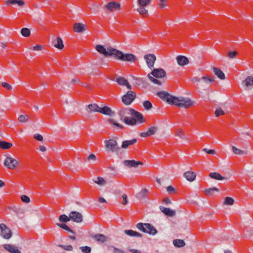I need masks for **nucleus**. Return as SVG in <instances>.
Returning a JSON list of instances; mask_svg holds the SVG:
<instances>
[{"label":"nucleus","mask_w":253,"mask_h":253,"mask_svg":"<svg viewBox=\"0 0 253 253\" xmlns=\"http://www.w3.org/2000/svg\"><path fill=\"white\" fill-rule=\"evenodd\" d=\"M134 118L125 117L124 122L129 126H134L137 124H141L145 122V120L143 115L139 112L133 109L131 115Z\"/></svg>","instance_id":"f257e3e1"},{"label":"nucleus","mask_w":253,"mask_h":253,"mask_svg":"<svg viewBox=\"0 0 253 253\" xmlns=\"http://www.w3.org/2000/svg\"><path fill=\"white\" fill-rule=\"evenodd\" d=\"M172 105H174L178 107L184 108H188L194 105L195 101L191 99L184 97H176L175 96Z\"/></svg>","instance_id":"f03ea898"},{"label":"nucleus","mask_w":253,"mask_h":253,"mask_svg":"<svg viewBox=\"0 0 253 253\" xmlns=\"http://www.w3.org/2000/svg\"><path fill=\"white\" fill-rule=\"evenodd\" d=\"M105 148L108 153L118 154L121 148L119 147L117 141L113 138L104 141Z\"/></svg>","instance_id":"7ed1b4c3"},{"label":"nucleus","mask_w":253,"mask_h":253,"mask_svg":"<svg viewBox=\"0 0 253 253\" xmlns=\"http://www.w3.org/2000/svg\"><path fill=\"white\" fill-rule=\"evenodd\" d=\"M114 57L117 60L129 62H134L137 59L134 55L131 53H124L121 51L116 49Z\"/></svg>","instance_id":"20e7f679"},{"label":"nucleus","mask_w":253,"mask_h":253,"mask_svg":"<svg viewBox=\"0 0 253 253\" xmlns=\"http://www.w3.org/2000/svg\"><path fill=\"white\" fill-rule=\"evenodd\" d=\"M136 227L141 231L150 235H154L158 232L157 229L150 223H138Z\"/></svg>","instance_id":"39448f33"},{"label":"nucleus","mask_w":253,"mask_h":253,"mask_svg":"<svg viewBox=\"0 0 253 253\" xmlns=\"http://www.w3.org/2000/svg\"><path fill=\"white\" fill-rule=\"evenodd\" d=\"M103 9L107 13L114 12L120 11L121 9V5L119 2L111 1L105 4Z\"/></svg>","instance_id":"423d86ee"},{"label":"nucleus","mask_w":253,"mask_h":253,"mask_svg":"<svg viewBox=\"0 0 253 253\" xmlns=\"http://www.w3.org/2000/svg\"><path fill=\"white\" fill-rule=\"evenodd\" d=\"M3 164L7 169H14L19 165V163L18 160L11 157L10 155H8L6 156Z\"/></svg>","instance_id":"0eeeda50"},{"label":"nucleus","mask_w":253,"mask_h":253,"mask_svg":"<svg viewBox=\"0 0 253 253\" xmlns=\"http://www.w3.org/2000/svg\"><path fill=\"white\" fill-rule=\"evenodd\" d=\"M95 49L100 53L105 56H114L116 49L112 47H109L107 49L102 45L97 44L95 46Z\"/></svg>","instance_id":"6e6552de"},{"label":"nucleus","mask_w":253,"mask_h":253,"mask_svg":"<svg viewBox=\"0 0 253 253\" xmlns=\"http://www.w3.org/2000/svg\"><path fill=\"white\" fill-rule=\"evenodd\" d=\"M136 98V93L132 91H128L122 97V102L126 105H130Z\"/></svg>","instance_id":"1a4fd4ad"},{"label":"nucleus","mask_w":253,"mask_h":253,"mask_svg":"<svg viewBox=\"0 0 253 253\" xmlns=\"http://www.w3.org/2000/svg\"><path fill=\"white\" fill-rule=\"evenodd\" d=\"M0 235L5 239H9L12 236L11 230L3 223L0 224Z\"/></svg>","instance_id":"9d476101"},{"label":"nucleus","mask_w":253,"mask_h":253,"mask_svg":"<svg viewBox=\"0 0 253 253\" xmlns=\"http://www.w3.org/2000/svg\"><path fill=\"white\" fill-rule=\"evenodd\" d=\"M158 96L164 101L172 105L174 99V96H173L166 91H160L157 93Z\"/></svg>","instance_id":"9b49d317"},{"label":"nucleus","mask_w":253,"mask_h":253,"mask_svg":"<svg viewBox=\"0 0 253 253\" xmlns=\"http://www.w3.org/2000/svg\"><path fill=\"white\" fill-rule=\"evenodd\" d=\"M69 216L70 220H71L77 223L81 222L83 220L82 214L78 211H71L69 214Z\"/></svg>","instance_id":"f8f14e48"},{"label":"nucleus","mask_w":253,"mask_h":253,"mask_svg":"<svg viewBox=\"0 0 253 253\" xmlns=\"http://www.w3.org/2000/svg\"><path fill=\"white\" fill-rule=\"evenodd\" d=\"M144 58L146 60L148 67L150 69L153 68L156 60V56L153 54H147L144 56Z\"/></svg>","instance_id":"ddd939ff"},{"label":"nucleus","mask_w":253,"mask_h":253,"mask_svg":"<svg viewBox=\"0 0 253 253\" xmlns=\"http://www.w3.org/2000/svg\"><path fill=\"white\" fill-rule=\"evenodd\" d=\"M132 108H123L119 110L118 115L120 120L124 121V118L127 117L126 115H131Z\"/></svg>","instance_id":"4468645a"},{"label":"nucleus","mask_w":253,"mask_h":253,"mask_svg":"<svg viewBox=\"0 0 253 253\" xmlns=\"http://www.w3.org/2000/svg\"><path fill=\"white\" fill-rule=\"evenodd\" d=\"M124 165L127 168H136L139 165L142 166L143 163L140 161H136L135 160H125L123 162Z\"/></svg>","instance_id":"2eb2a0df"},{"label":"nucleus","mask_w":253,"mask_h":253,"mask_svg":"<svg viewBox=\"0 0 253 253\" xmlns=\"http://www.w3.org/2000/svg\"><path fill=\"white\" fill-rule=\"evenodd\" d=\"M166 74L165 71L161 68L154 69L151 73V75L156 78H163L166 76Z\"/></svg>","instance_id":"dca6fc26"},{"label":"nucleus","mask_w":253,"mask_h":253,"mask_svg":"<svg viewBox=\"0 0 253 253\" xmlns=\"http://www.w3.org/2000/svg\"><path fill=\"white\" fill-rule=\"evenodd\" d=\"M157 130L158 127L157 126H151L148 128L147 131L141 132L140 135L142 137H147L155 134Z\"/></svg>","instance_id":"f3484780"},{"label":"nucleus","mask_w":253,"mask_h":253,"mask_svg":"<svg viewBox=\"0 0 253 253\" xmlns=\"http://www.w3.org/2000/svg\"><path fill=\"white\" fill-rule=\"evenodd\" d=\"M3 248L10 253H21L18 248L11 244H4L2 245Z\"/></svg>","instance_id":"a211bd4d"},{"label":"nucleus","mask_w":253,"mask_h":253,"mask_svg":"<svg viewBox=\"0 0 253 253\" xmlns=\"http://www.w3.org/2000/svg\"><path fill=\"white\" fill-rule=\"evenodd\" d=\"M73 29L76 33H83L86 30V26L83 23H76L74 24Z\"/></svg>","instance_id":"6ab92c4d"},{"label":"nucleus","mask_w":253,"mask_h":253,"mask_svg":"<svg viewBox=\"0 0 253 253\" xmlns=\"http://www.w3.org/2000/svg\"><path fill=\"white\" fill-rule=\"evenodd\" d=\"M161 211L167 216L172 217L175 215V211L168 208H165L163 206L160 207Z\"/></svg>","instance_id":"aec40b11"},{"label":"nucleus","mask_w":253,"mask_h":253,"mask_svg":"<svg viewBox=\"0 0 253 253\" xmlns=\"http://www.w3.org/2000/svg\"><path fill=\"white\" fill-rule=\"evenodd\" d=\"M176 60L178 64L180 66H184L188 64V59L182 55H178L176 57Z\"/></svg>","instance_id":"412c9836"},{"label":"nucleus","mask_w":253,"mask_h":253,"mask_svg":"<svg viewBox=\"0 0 253 253\" xmlns=\"http://www.w3.org/2000/svg\"><path fill=\"white\" fill-rule=\"evenodd\" d=\"M99 112L103 114L112 116L114 114V112L107 106H104L103 107H100Z\"/></svg>","instance_id":"4be33fe9"},{"label":"nucleus","mask_w":253,"mask_h":253,"mask_svg":"<svg viewBox=\"0 0 253 253\" xmlns=\"http://www.w3.org/2000/svg\"><path fill=\"white\" fill-rule=\"evenodd\" d=\"M183 176L188 181L192 182L195 180L196 174L193 171H188L184 173Z\"/></svg>","instance_id":"5701e85b"},{"label":"nucleus","mask_w":253,"mask_h":253,"mask_svg":"<svg viewBox=\"0 0 253 253\" xmlns=\"http://www.w3.org/2000/svg\"><path fill=\"white\" fill-rule=\"evenodd\" d=\"M243 84L248 89H251L253 87V77L248 76L244 81Z\"/></svg>","instance_id":"b1692460"},{"label":"nucleus","mask_w":253,"mask_h":253,"mask_svg":"<svg viewBox=\"0 0 253 253\" xmlns=\"http://www.w3.org/2000/svg\"><path fill=\"white\" fill-rule=\"evenodd\" d=\"M116 82L121 85H126L128 89H131V86L128 83L127 81L123 77H118L116 79Z\"/></svg>","instance_id":"393cba45"},{"label":"nucleus","mask_w":253,"mask_h":253,"mask_svg":"<svg viewBox=\"0 0 253 253\" xmlns=\"http://www.w3.org/2000/svg\"><path fill=\"white\" fill-rule=\"evenodd\" d=\"M137 142V139L133 138L129 140L123 141L121 145L123 149H127L129 146L132 145Z\"/></svg>","instance_id":"a878e982"},{"label":"nucleus","mask_w":253,"mask_h":253,"mask_svg":"<svg viewBox=\"0 0 253 253\" xmlns=\"http://www.w3.org/2000/svg\"><path fill=\"white\" fill-rule=\"evenodd\" d=\"M214 74L220 80H224L225 76L224 73L218 68L213 67L212 68Z\"/></svg>","instance_id":"bb28decb"},{"label":"nucleus","mask_w":253,"mask_h":253,"mask_svg":"<svg viewBox=\"0 0 253 253\" xmlns=\"http://www.w3.org/2000/svg\"><path fill=\"white\" fill-rule=\"evenodd\" d=\"M92 238L97 242L103 243L107 241V237L101 234H97L92 236Z\"/></svg>","instance_id":"cd10ccee"},{"label":"nucleus","mask_w":253,"mask_h":253,"mask_svg":"<svg viewBox=\"0 0 253 253\" xmlns=\"http://www.w3.org/2000/svg\"><path fill=\"white\" fill-rule=\"evenodd\" d=\"M5 3L7 5L17 4L18 6L22 7L25 4V2L23 0H7Z\"/></svg>","instance_id":"c85d7f7f"},{"label":"nucleus","mask_w":253,"mask_h":253,"mask_svg":"<svg viewBox=\"0 0 253 253\" xmlns=\"http://www.w3.org/2000/svg\"><path fill=\"white\" fill-rule=\"evenodd\" d=\"M209 177L211 178L219 180H225L226 179V177L222 176L220 174L216 172H211L209 174Z\"/></svg>","instance_id":"c756f323"},{"label":"nucleus","mask_w":253,"mask_h":253,"mask_svg":"<svg viewBox=\"0 0 253 253\" xmlns=\"http://www.w3.org/2000/svg\"><path fill=\"white\" fill-rule=\"evenodd\" d=\"M124 232L127 235L131 237H142V235L132 230H126Z\"/></svg>","instance_id":"7c9ffc66"},{"label":"nucleus","mask_w":253,"mask_h":253,"mask_svg":"<svg viewBox=\"0 0 253 253\" xmlns=\"http://www.w3.org/2000/svg\"><path fill=\"white\" fill-rule=\"evenodd\" d=\"M145 6H140L137 9L138 12L143 17H147L148 16V11L145 8Z\"/></svg>","instance_id":"2f4dec72"},{"label":"nucleus","mask_w":253,"mask_h":253,"mask_svg":"<svg viewBox=\"0 0 253 253\" xmlns=\"http://www.w3.org/2000/svg\"><path fill=\"white\" fill-rule=\"evenodd\" d=\"M54 46L60 50H61L64 48V45L63 43V41L61 38H57L56 42L54 44Z\"/></svg>","instance_id":"473e14b6"},{"label":"nucleus","mask_w":253,"mask_h":253,"mask_svg":"<svg viewBox=\"0 0 253 253\" xmlns=\"http://www.w3.org/2000/svg\"><path fill=\"white\" fill-rule=\"evenodd\" d=\"M173 245L178 248L183 247L185 245V243L183 240L175 239L173 241Z\"/></svg>","instance_id":"72a5a7b5"},{"label":"nucleus","mask_w":253,"mask_h":253,"mask_svg":"<svg viewBox=\"0 0 253 253\" xmlns=\"http://www.w3.org/2000/svg\"><path fill=\"white\" fill-rule=\"evenodd\" d=\"M174 135L175 136L179 137L181 139H185V135L184 131L180 128L176 129L174 130Z\"/></svg>","instance_id":"f704fd0d"},{"label":"nucleus","mask_w":253,"mask_h":253,"mask_svg":"<svg viewBox=\"0 0 253 253\" xmlns=\"http://www.w3.org/2000/svg\"><path fill=\"white\" fill-rule=\"evenodd\" d=\"M88 109L90 112H99V110L100 109V107H99L96 104H90L88 105Z\"/></svg>","instance_id":"c9c22d12"},{"label":"nucleus","mask_w":253,"mask_h":253,"mask_svg":"<svg viewBox=\"0 0 253 253\" xmlns=\"http://www.w3.org/2000/svg\"><path fill=\"white\" fill-rule=\"evenodd\" d=\"M148 193L146 189H142L141 191L136 195V197L139 199L144 198Z\"/></svg>","instance_id":"e433bc0d"},{"label":"nucleus","mask_w":253,"mask_h":253,"mask_svg":"<svg viewBox=\"0 0 253 253\" xmlns=\"http://www.w3.org/2000/svg\"><path fill=\"white\" fill-rule=\"evenodd\" d=\"M12 144L6 141H0V148L3 149H8L11 147Z\"/></svg>","instance_id":"4c0bfd02"},{"label":"nucleus","mask_w":253,"mask_h":253,"mask_svg":"<svg viewBox=\"0 0 253 253\" xmlns=\"http://www.w3.org/2000/svg\"><path fill=\"white\" fill-rule=\"evenodd\" d=\"M201 80L206 84H209L211 82H214L215 81L214 78L209 75H206L202 77Z\"/></svg>","instance_id":"58836bf2"},{"label":"nucleus","mask_w":253,"mask_h":253,"mask_svg":"<svg viewBox=\"0 0 253 253\" xmlns=\"http://www.w3.org/2000/svg\"><path fill=\"white\" fill-rule=\"evenodd\" d=\"M29 116L27 115H21L18 118V121L20 123H26L29 121Z\"/></svg>","instance_id":"ea45409f"},{"label":"nucleus","mask_w":253,"mask_h":253,"mask_svg":"<svg viewBox=\"0 0 253 253\" xmlns=\"http://www.w3.org/2000/svg\"><path fill=\"white\" fill-rule=\"evenodd\" d=\"M21 35L25 37H28L30 36L31 31L27 28H23L21 30Z\"/></svg>","instance_id":"a19ab883"},{"label":"nucleus","mask_w":253,"mask_h":253,"mask_svg":"<svg viewBox=\"0 0 253 253\" xmlns=\"http://www.w3.org/2000/svg\"><path fill=\"white\" fill-rule=\"evenodd\" d=\"M93 181L95 183L100 186L104 185L106 183V181L101 177H98L96 180H93Z\"/></svg>","instance_id":"79ce46f5"},{"label":"nucleus","mask_w":253,"mask_h":253,"mask_svg":"<svg viewBox=\"0 0 253 253\" xmlns=\"http://www.w3.org/2000/svg\"><path fill=\"white\" fill-rule=\"evenodd\" d=\"M215 191H219V189L215 187L209 188L206 189L205 192L207 196H211L213 194V192Z\"/></svg>","instance_id":"37998d69"},{"label":"nucleus","mask_w":253,"mask_h":253,"mask_svg":"<svg viewBox=\"0 0 253 253\" xmlns=\"http://www.w3.org/2000/svg\"><path fill=\"white\" fill-rule=\"evenodd\" d=\"M234 203V200L229 197L225 198V200L223 202V204L225 205H233Z\"/></svg>","instance_id":"c03bdc74"},{"label":"nucleus","mask_w":253,"mask_h":253,"mask_svg":"<svg viewBox=\"0 0 253 253\" xmlns=\"http://www.w3.org/2000/svg\"><path fill=\"white\" fill-rule=\"evenodd\" d=\"M59 220L61 222H67L70 221V216H67L65 214H62L59 217Z\"/></svg>","instance_id":"a18cd8bd"},{"label":"nucleus","mask_w":253,"mask_h":253,"mask_svg":"<svg viewBox=\"0 0 253 253\" xmlns=\"http://www.w3.org/2000/svg\"><path fill=\"white\" fill-rule=\"evenodd\" d=\"M57 225L59 226L60 228L71 233H73L72 230L66 224L64 223H57Z\"/></svg>","instance_id":"49530a36"},{"label":"nucleus","mask_w":253,"mask_h":253,"mask_svg":"<svg viewBox=\"0 0 253 253\" xmlns=\"http://www.w3.org/2000/svg\"><path fill=\"white\" fill-rule=\"evenodd\" d=\"M108 122L110 124L114 125L115 126L119 127L120 129H123L124 126L123 125L117 123L114 119H109Z\"/></svg>","instance_id":"de8ad7c7"},{"label":"nucleus","mask_w":253,"mask_h":253,"mask_svg":"<svg viewBox=\"0 0 253 253\" xmlns=\"http://www.w3.org/2000/svg\"><path fill=\"white\" fill-rule=\"evenodd\" d=\"M232 149L233 153L236 155H243L245 154L244 151L239 149L235 147V146H232Z\"/></svg>","instance_id":"09e8293b"},{"label":"nucleus","mask_w":253,"mask_h":253,"mask_svg":"<svg viewBox=\"0 0 253 253\" xmlns=\"http://www.w3.org/2000/svg\"><path fill=\"white\" fill-rule=\"evenodd\" d=\"M137 2L140 6H147L151 2V0H138Z\"/></svg>","instance_id":"8fccbe9b"},{"label":"nucleus","mask_w":253,"mask_h":253,"mask_svg":"<svg viewBox=\"0 0 253 253\" xmlns=\"http://www.w3.org/2000/svg\"><path fill=\"white\" fill-rule=\"evenodd\" d=\"M143 105L146 110H150L152 108V104L149 101H145Z\"/></svg>","instance_id":"3c124183"},{"label":"nucleus","mask_w":253,"mask_h":253,"mask_svg":"<svg viewBox=\"0 0 253 253\" xmlns=\"http://www.w3.org/2000/svg\"><path fill=\"white\" fill-rule=\"evenodd\" d=\"M148 78H149V79L152 82H153L154 84H159V85H160L161 84V83L160 81H159L157 79H154L153 77H152V76H151V74H149L147 76Z\"/></svg>","instance_id":"603ef678"},{"label":"nucleus","mask_w":253,"mask_h":253,"mask_svg":"<svg viewBox=\"0 0 253 253\" xmlns=\"http://www.w3.org/2000/svg\"><path fill=\"white\" fill-rule=\"evenodd\" d=\"M58 246L65 251H71L73 250V247L71 245H59Z\"/></svg>","instance_id":"864d4df0"},{"label":"nucleus","mask_w":253,"mask_h":253,"mask_svg":"<svg viewBox=\"0 0 253 253\" xmlns=\"http://www.w3.org/2000/svg\"><path fill=\"white\" fill-rule=\"evenodd\" d=\"M224 114V112L220 108H217L215 110V115L216 117H218L220 115H223Z\"/></svg>","instance_id":"5fc2aeb1"},{"label":"nucleus","mask_w":253,"mask_h":253,"mask_svg":"<svg viewBox=\"0 0 253 253\" xmlns=\"http://www.w3.org/2000/svg\"><path fill=\"white\" fill-rule=\"evenodd\" d=\"M80 249L84 253H90L91 252V248L88 246L82 247Z\"/></svg>","instance_id":"6e6d98bb"},{"label":"nucleus","mask_w":253,"mask_h":253,"mask_svg":"<svg viewBox=\"0 0 253 253\" xmlns=\"http://www.w3.org/2000/svg\"><path fill=\"white\" fill-rule=\"evenodd\" d=\"M21 200L23 202L25 203H29L30 202V199L29 197L24 195L21 196Z\"/></svg>","instance_id":"4d7b16f0"},{"label":"nucleus","mask_w":253,"mask_h":253,"mask_svg":"<svg viewBox=\"0 0 253 253\" xmlns=\"http://www.w3.org/2000/svg\"><path fill=\"white\" fill-rule=\"evenodd\" d=\"M167 0H160L159 3V6L160 8L163 9L167 6L166 4Z\"/></svg>","instance_id":"13d9d810"},{"label":"nucleus","mask_w":253,"mask_h":253,"mask_svg":"<svg viewBox=\"0 0 253 253\" xmlns=\"http://www.w3.org/2000/svg\"><path fill=\"white\" fill-rule=\"evenodd\" d=\"M1 85L4 88L8 90H11L12 89V86L8 83L3 82L1 83Z\"/></svg>","instance_id":"bf43d9fd"},{"label":"nucleus","mask_w":253,"mask_h":253,"mask_svg":"<svg viewBox=\"0 0 253 253\" xmlns=\"http://www.w3.org/2000/svg\"><path fill=\"white\" fill-rule=\"evenodd\" d=\"M238 54V52L236 51H229L228 53V56L230 58H234Z\"/></svg>","instance_id":"052dcab7"},{"label":"nucleus","mask_w":253,"mask_h":253,"mask_svg":"<svg viewBox=\"0 0 253 253\" xmlns=\"http://www.w3.org/2000/svg\"><path fill=\"white\" fill-rule=\"evenodd\" d=\"M167 191L169 194H172L175 192V189L172 186H169L167 187Z\"/></svg>","instance_id":"680f3d73"},{"label":"nucleus","mask_w":253,"mask_h":253,"mask_svg":"<svg viewBox=\"0 0 253 253\" xmlns=\"http://www.w3.org/2000/svg\"><path fill=\"white\" fill-rule=\"evenodd\" d=\"M203 151L209 154H211V155H214L216 153L215 150H212V149L209 150L207 148H204L203 149Z\"/></svg>","instance_id":"e2e57ef3"},{"label":"nucleus","mask_w":253,"mask_h":253,"mask_svg":"<svg viewBox=\"0 0 253 253\" xmlns=\"http://www.w3.org/2000/svg\"><path fill=\"white\" fill-rule=\"evenodd\" d=\"M8 209L10 211H11L15 213L18 212V209L14 206H11L8 207Z\"/></svg>","instance_id":"0e129e2a"},{"label":"nucleus","mask_w":253,"mask_h":253,"mask_svg":"<svg viewBox=\"0 0 253 253\" xmlns=\"http://www.w3.org/2000/svg\"><path fill=\"white\" fill-rule=\"evenodd\" d=\"M43 48V46L41 44H38L33 47L34 50L40 51Z\"/></svg>","instance_id":"69168bd1"},{"label":"nucleus","mask_w":253,"mask_h":253,"mask_svg":"<svg viewBox=\"0 0 253 253\" xmlns=\"http://www.w3.org/2000/svg\"><path fill=\"white\" fill-rule=\"evenodd\" d=\"M34 137L35 139H36V140H38V141H42L43 140V137L42 135L40 134H35L34 135Z\"/></svg>","instance_id":"338daca9"},{"label":"nucleus","mask_w":253,"mask_h":253,"mask_svg":"<svg viewBox=\"0 0 253 253\" xmlns=\"http://www.w3.org/2000/svg\"><path fill=\"white\" fill-rule=\"evenodd\" d=\"M87 159L88 161H95L96 160V157L94 154H91L88 156V157L87 158Z\"/></svg>","instance_id":"774afa93"}]
</instances>
